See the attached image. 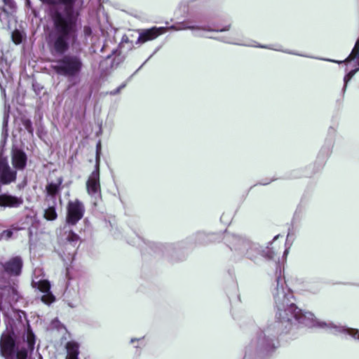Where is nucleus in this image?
<instances>
[{
    "label": "nucleus",
    "instance_id": "nucleus-6",
    "mask_svg": "<svg viewBox=\"0 0 359 359\" xmlns=\"http://www.w3.org/2000/svg\"><path fill=\"white\" fill-rule=\"evenodd\" d=\"M83 67L80 57L67 55L56 60L52 65L53 69L57 74L68 78L75 77Z\"/></svg>",
    "mask_w": 359,
    "mask_h": 359
},
{
    "label": "nucleus",
    "instance_id": "nucleus-10",
    "mask_svg": "<svg viewBox=\"0 0 359 359\" xmlns=\"http://www.w3.org/2000/svg\"><path fill=\"white\" fill-rule=\"evenodd\" d=\"M24 199L22 196L12 195L8 192L0 194V207L3 208H18L22 205Z\"/></svg>",
    "mask_w": 359,
    "mask_h": 359
},
{
    "label": "nucleus",
    "instance_id": "nucleus-34",
    "mask_svg": "<svg viewBox=\"0 0 359 359\" xmlns=\"http://www.w3.org/2000/svg\"><path fill=\"white\" fill-rule=\"evenodd\" d=\"M20 229H18V228H15L14 230L15 231H18Z\"/></svg>",
    "mask_w": 359,
    "mask_h": 359
},
{
    "label": "nucleus",
    "instance_id": "nucleus-19",
    "mask_svg": "<svg viewBox=\"0 0 359 359\" xmlns=\"http://www.w3.org/2000/svg\"><path fill=\"white\" fill-rule=\"evenodd\" d=\"M8 112L5 111L3 121V128H2V140L1 141V144L4 145L6 142V138L8 137Z\"/></svg>",
    "mask_w": 359,
    "mask_h": 359
},
{
    "label": "nucleus",
    "instance_id": "nucleus-29",
    "mask_svg": "<svg viewBox=\"0 0 359 359\" xmlns=\"http://www.w3.org/2000/svg\"><path fill=\"white\" fill-rule=\"evenodd\" d=\"M137 340V339H131V343H133L135 341Z\"/></svg>",
    "mask_w": 359,
    "mask_h": 359
},
{
    "label": "nucleus",
    "instance_id": "nucleus-13",
    "mask_svg": "<svg viewBox=\"0 0 359 359\" xmlns=\"http://www.w3.org/2000/svg\"><path fill=\"white\" fill-rule=\"evenodd\" d=\"M27 163V155L20 149H15L13 151L12 163L16 169L22 170L25 168Z\"/></svg>",
    "mask_w": 359,
    "mask_h": 359
},
{
    "label": "nucleus",
    "instance_id": "nucleus-24",
    "mask_svg": "<svg viewBox=\"0 0 359 359\" xmlns=\"http://www.w3.org/2000/svg\"><path fill=\"white\" fill-rule=\"evenodd\" d=\"M13 39L14 42L17 44L21 43V36L18 32H13Z\"/></svg>",
    "mask_w": 359,
    "mask_h": 359
},
{
    "label": "nucleus",
    "instance_id": "nucleus-16",
    "mask_svg": "<svg viewBox=\"0 0 359 359\" xmlns=\"http://www.w3.org/2000/svg\"><path fill=\"white\" fill-rule=\"evenodd\" d=\"M222 41L224 42H226V43H232L240 45V46H254V47H259V48H262L273 49V50H278V51H283V52H285V53H289V54L297 55H300V56H305L304 55L299 54V53H294V52H292V51L283 50L280 48H272V47L268 46L259 45V44H257L255 42H253L252 43H235V42H232L229 39H222Z\"/></svg>",
    "mask_w": 359,
    "mask_h": 359
},
{
    "label": "nucleus",
    "instance_id": "nucleus-1",
    "mask_svg": "<svg viewBox=\"0 0 359 359\" xmlns=\"http://www.w3.org/2000/svg\"><path fill=\"white\" fill-rule=\"evenodd\" d=\"M272 294L276 309L277 320L257 333L252 339L250 344L251 350L263 354L273 351L278 345V336L282 332L288 331L292 325L296 324H302L310 327H320L330 330L334 334H347L354 339H359L358 330L347 328L331 322L320 321L315 318L311 313H302L294 302L292 292L286 285L280 266L276 269Z\"/></svg>",
    "mask_w": 359,
    "mask_h": 359
},
{
    "label": "nucleus",
    "instance_id": "nucleus-4",
    "mask_svg": "<svg viewBox=\"0 0 359 359\" xmlns=\"http://www.w3.org/2000/svg\"><path fill=\"white\" fill-rule=\"evenodd\" d=\"M226 241L231 250L250 259H255L259 254L268 259L273 257L274 252L270 248L267 247L261 252L258 244L252 243L245 238L230 235L226 236Z\"/></svg>",
    "mask_w": 359,
    "mask_h": 359
},
{
    "label": "nucleus",
    "instance_id": "nucleus-32",
    "mask_svg": "<svg viewBox=\"0 0 359 359\" xmlns=\"http://www.w3.org/2000/svg\"><path fill=\"white\" fill-rule=\"evenodd\" d=\"M27 5H29V4H30L29 0H27Z\"/></svg>",
    "mask_w": 359,
    "mask_h": 359
},
{
    "label": "nucleus",
    "instance_id": "nucleus-22",
    "mask_svg": "<svg viewBox=\"0 0 359 359\" xmlns=\"http://www.w3.org/2000/svg\"><path fill=\"white\" fill-rule=\"evenodd\" d=\"M12 236H13V230L12 229L4 230L0 234V239L8 240L12 237Z\"/></svg>",
    "mask_w": 359,
    "mask_h": 359
},
{
    "label": "nucleus",
    "instance_id": "nucleus-20",
    "mask_svg": "<svg viewBox=\"0 0 359 359\" xmlns=\"http://www.w3.org/2000/svg\"><path fill=\"white\" fill-rule=\"evenodd\" d=\"M12 311H13V317L15 318H16L18 320H19L20 323H23V319L26 320V314L24 311H19V310H13L12 309Z\"/></svg>",
    "mask_w": 359,
    "mask_h": 359
},
{
    "label": "nucleus",
    "instance_id": "nucleus-3",
    "mask_svg": "<svg viewBox=\"0 0 359 359\" xmlns=\"http://www.w3.org/2000/svg\"><path fill=\"white\" fill-rule=\"evenodd\" d=\"M230 29V25H226L220 29H214L210 28L208 25L205 24H196L192 20H187L182 22L177 23L170 26V27H153L150 29H138L139 36L136 41V44H142L147 41L154 40L158 36L164 34L168 29L175 31L190 29V30H203L208 32H224Z\"/></svg>",
    "mask_w": 359,
    "mask_h": 359
},
{
    "label": "nucleus",
    "instance_id": "nucleus-27",
    "mask_svg": "<svg viewBox=\"0 0 359 359\" xmlns=\"http://www.w3.org/2000/svg\"><path fill=\"white\" fill-rule=\"evenodd\" d=\"M85 32L86 34H89L90 33V29L88 27H85Z\"/></svg>",
    "mask_w": 359,
    "mask_h": 359
},
{
    "label": "nucleus",
    "instance_id": "nucleus-2",
    "mask_svg": "<svg viewBox=\"0 0 359 359\" xmlns=\"http://www.w3.org/2000/svg\"><path fill=\"white\" fill-rule=\"evenodd\" d=\"M14 334L7 327L6 332L1 334L0 339V353L6 359H26L27 350L32 351L35 344V336L29 328L27 329L26 339L24 343L26 347L20 348L14 339Z\"/></svg>",
    "mask_w": 359,
    "mask_h": 359
},
{
    "label": "nucleus",
    "instance_id": "nucleus-12",
    "mask_svg": "<svg viewBox=\"0 0 359 359\" xmlns=\"http://www.w3.org/2000/svg\"><path fill=\"white\" fill-rule=\"evenodd\" d=\"M4 297L5 302H8L9 304H11V301L18 300V293L16 289L13 287L8 286L1 289V292L0 293V308L1 307Z\"/></svg>",
    "mask_w": 359,
    "mask_h": 359
},
{
    "label": "nucleus",
    "instance_id": "nucleus-26",
    "mask_svg": "<svg viewBox=\"0 0 359 359\" xmlns=\"http://www.w3.org/2000/svg\"><path fill=\"white\" fill-rule=\"evenodd\" d=\"M126 86V84L121 85L118 88H117L116 90L111 92V95H116L118 94L121 89H123Z\"/></svg>",
    "mask_w": 359,
    "mask_h": 359
},
{
    "label": "nucleus",
    "instance_id": "nucleus-9",
    "mask_svg": "<svg viewBox=\"0 0 359 359\" xmlns=\"http://www.w3.org/2000/svg\"><path fill=\"white\" fill-rule=\"evenodd\" d=\"M16 177V171L10 167L7 158L0 153V184H10L15 181Z\"/></svg>",
    "mask_w": 359,
    "mask_h": 359
},
{
    "label": "nucleus",
    "instance_id": "nucleus-30",
    "mask_svg": "<svg viewBox=\"0 0 359 359\" xmlns=\"http://www.w3.org/2000/svg\"><path fill=\"white\" fill-rule=\"evenodd\" d=\"M289 237H290V233H288L287 236V241L289 240Z\"/></svg>",
    "mask_w": 359,
    "mask_h": 359
},
{
    "label": "nucleus",
    "instance_id": "nucleus-33",
    "mask_svg": "<svg viewBox=\"0 0 359 359\" xmlns=\"http://www.w3.org/2000/svg\"><path fill=\"white\" fill-rule=\"evenodd\" d=\"M287 253V250L286 249L284 252V255H286Z\"/></svg>",
    "mask_w": 359,
    "mask_h": 359
},
{
    "label": "nucleus",
    "instance_id": "nucleus-15",
    "mask_svg": "<svg viewBox=\"0 0 359 359\" xmlns=\"http://www.w3.org/2000/svg\"><path fill=\"white\" fill-rule=\"evenodd\" d=\"M62 180L60 179L57 182V183H53L50 182L46 186V193L47 196H50L53 198V201H55V196L59 194L60 190H61V184H62Z\"/></svg>",
    "mask_w": 359,
    "mask_h": 359
},
{
    "label": "nucleus",
    "instance_id": "nucleus-5",
    "mask_svg": "<svg viewBox=\"0 0 359 359\" xmlns=\"http://www.w3.org/2000/svg\"><path fill=\"white\" fill-rule=\"evenodd\" d=\"M66 223L60 229V236L70 243L76 244L80 239L71 226L75 225L83 217L85 212L83 204L79 200L69 201L67 205Z\"/></svg>",
    "mask_w": 359,
    "mask_h": 359
},
{
    "label": "nucleus",
    "instance_id": "nucleus-7",
    "mask_svg": "<svg viewBox=\"0 0 359 359\" xmlns=\"http://www.w3.org/2000/svg\"><path fill=\"white\" fill-rule=\"evenodd\" d=\"M41 273L42 272L41 269L38 268L34 269L32 285L43 293V295L41 297V300L46 304H50L55 301V297L50 290V282L47 280L39 278Z\"/></svg>",
    "mask_w": 359,
    "mask_h": 359
},
{
    "label": "nucleus",
    "instance_id": "nucleus-17",
    "mask_svg": "<svg viewBox=\"0 0 359 359\" xmlns=\"http://www.w3.org/2000/svg\"><path fill=\"white\" fill-rule=\"evenodd\" d=\"M67 355L66 359H79V344L74 341H69L66 345Z\"/></svg>",
    "mask_w": 359,
    "mask_h": 359
},
{
    "label": "nucleus",
    "instance_id": "nucleus-21",
    "mask_svg": "<svg viewBox=\"0 0 359 359\" xmlns=\"http://www.w3.org/2000/svg\"><path fill=\"white\" fill-rule=\"evenodd\" d=\"M355 73H356V70H351L344 76V85L343 87L344 92L345 91V90L346 88L348 82L352 79V77L355 75Z\"/></svg>",
    "mask_w": 359,
    "mask_h": 359
},
{
    "label": "nucleus",
    "instance_id": "nucleus-14",
    "mask_svg": "<svg viewBox=\"0 0 359 359\" xmlns=\"http://www.w3.org/2000/svg\"><path fill=\"white\" fill-rule=\"evenodd\" d=\"M355 58H358L359 60V39L356 41L350 55L344 60L339 61V60H330V59H325V60L330 61L332 62H334V63L341 64V63L349 62L351 60H354ZM353 70H356V72L358 71H359V62L358 63V67L355 69H354Z\"/></svg>",
    "mask_w": 359,
    "mask_h": 359
},
{
    "label": "nucleus",
    "instance_id": "nucleus-8",
    "mask_svg": "<svg viewBox=\"0 0 359 359\" xmlns=\"http://www.w3.org/2000/svg\"><path fill=\"white\" fill-rule=\"evenodd\" d=\"M86 189L88 194L91 196H99L100 195V158L98 155L96 158L95 170L92 172L87 180Z\"/></svg>",
    "mask_w": 359,
    "mask_h": 359
},
{
    "label": "nucleus",
    "instance_id": "nucleus-25",
    "mask_svg": "<svg viewBox=\"0 0 359 359\" xmlns=\"http://www.w3.org/2000/svg\"><path fill=\"white\" fill-rule=\"evenodd\" d=\"M160 250L161 251H166L168 252L171 249L170 245H160Z\"/></svg>",
    "mask_w": 359,
    "mask_h": 359
},
{
    "label": "nucleus",
    "instance_id": "nucleus-31",
    "mask_svg": "<svg viewBox=\"0 0 359 359\" xmlns=\"http://www.w3.org/2000/svg\"><path fill=\"white\" fill-rule=\"evenodd\" d=\"M269 183V182H264V183H262V184L266 185V184H268Z\"/></svg>",
    "mask_w": 359,
    "mask_h": 359
},
{
    "label": "nucleus",
    "instance_id": "nucleus-28",
    "mask_svg": "<svg viewBox=\"0 0 359 359\" xmlns=\"http://www.w3.org/2000/svg\"><path fill=\"white\" fill-rule=\"evenodd\" d=\"M2 93L5 95V90L1 88Z\"/></svg>",
    "mask_w": 359,
    "mask_h": 359
},
{
    "label": "nucleus",
    "instance_id": "nucleus-18",
    "mask_svg": "<svg viewBox=\"0 0 359 359\" xmlns=\"http://www.w3.org/2000/svg\"><path fill=\"white\" fill-rule=\"evenodd\" d=\"M53 205L49 206L48 208L45 210L44 212V217L47 220L53 221L55 220L57 217V214L55 210V201H53Z\"/></svg>",
    "mask_w": 359,
    "mask_h": 359
},
{
    "label": "nucleus",
    "instance_id": "nucleus-23",
    "mask_svg": "<svg viewBox=\"0 0 359 359\" xmlns=\"http://www.w3.org/2000/svg\"><path fill=\"white\" fill-rule=\"evenodd\" d=\"M24 126H25V128L27 129V130L29 133L32 134V133H33V128H32V123H31V121H30L29 120H26V121H25V122H24Z\"/></svg>",
    "mask_w": 359,
    "mask_h": 359
},
{
    "label": "nucleus",
    "instance_id": "nucleus-11",
    "mask_svg": "<svg viewBox=\"0 0 359 359\" xmlns=\"http://www.w3.org/2000/svg\"><path fill=\"white\" fill-rule=\"evenodd\" d=\"M22 261L20 257L11 259L4 264V269L10 275L18 276L21 272Z\"/></svg>",
    "mask_w": 359,
    "mask_h": 359
}]
</instances>
